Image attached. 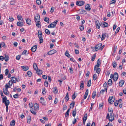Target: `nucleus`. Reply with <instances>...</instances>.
<instances>
[{"label": "nucleus", "mask_w": 126, "mask_h": 126, "mask_svg": "<svg viewBox=\"0 0 126 126\" xmlns=\"http://www.w3.org/2000/svg\"><path fill=\"white\" fill-rule=\"evenodd\" d=\"M99 59L97 62V64L95 66L94 70L96 71V72L98 74H99L100 72V69L99 68L101 62L99 61Z\"/></svg>", "instance_id": "nucleus-1"}, {"label": "nucleus", "mask_w": 126, "mask_h": 126, "mask_svg": "<svg viewBox=\"0 0 126 126\" xmlns=\"http://www.w3.org/2000/svg\"><path fill=\"white\" fill-rule=\"evenodd\" d=\"M106 118H108L109 121L111 122L114 119V115L113 113L112 110L111 111L110 113H108Z\"/></svg>", "instance_id": "nucleus-2"}, {"label": "nucleus", "mask_w": 126, "mask_h": 126, "mask_svg": "<svg viewBox=\"0 0 126 126\" xmlns=\"http://www.w3.org/2000/svg\"><path fill=\"white\" fill-rule=\"evenodd\" d=\"M58 21V20H55L54 22L49 25L48 26V27L49 28H53L54 27L56 26Z\"/></svg>", "instance_id": "nucleus-3"}, {"label": "nucleus", "mask_w": 126, "mask_h": 126, "mask_svg": "<svg viewBox=\"0 0 126 126\" xmlns=\"http://www.w3.org/2000/svg\"><path fill=\"white\" fill-rule=\"evenodd\" d=\"M102 45V44L101 43H100L95 46V50L94 49L93 50V52H95L96 51H97L99 50H100L101 48Z\"/></svg>", "instance_id": "nucleus-4"}, {"label": "nucleus", "mask_w": 126, "mask_h": 126, "mask_svg": "<svg viewBox=\"0 0 126 126\" xmlns=\"http://www.w3.org/2000/svg\"><path fill=\"white\" fill-rule=\"evenodd\" d=\"M35 20L36 22H40V15L39 14H37L34 17Z\"/></svg>", "instance_id": "nucleus-5"}, {"label": "nucleus", "mask_w": 126, "mask_h": 126, "mask_svg": "<svg viewBox=\"0 0 126 126\" xmlns=\"http://www.w3.org/2000/svg\"><path fill=\"white\" fill-rule=\"evenodd\" d=\"M118 74L115 73H114L113 75V80L114 81H116L118 79Z\"/></svg>", "instance_id": "nucleus-6"}, {"label": "nucleus", "mask_w": 126, "mask_h": 126, "mask_svg": "<svg viewBox=\"0 0 126 126\" xmlns=\"http://www.w3.org/2000/svg\"><path fill=\"white\" fill-rule=\"evenodd\" d=\"M84 4V2L82 1H77L76 2V4L77 5L79 6L83 5Z\"/></svg>", "instance_id": "nucleus-7"}, {"label": "nucleus", "mask_w": 126, "mask_h": 126, "mask_svg": "<svg viewBox=\"0 0 126 126\" xmlns=\"http://www.w3.org/2000/svg\"><path fill=\"white\" fill-rule=\"evenodd\" d=\"M24 21H20L17 22V25L19 26L22 27L24 25Z\"/></svg>", "instance_id": "nucleus-8"}, {"label": "nucleus", "mask_w": 126, "mask_h": 126, "mask_svg": "<svg viewBox=\"0 0 126 126\" xmlns=\"http://www.w3.org/2000/svg\"><path fill=\"white\" fill-rule=\"evenodd\" d=\"M57 52V51L53 49L48 52V54L49 55H51L56 53Z\"/></svg>", "instance_id": "nucleus-9"}, {"label": "nucleus", "mask_w": 126, "mask_h": 126, "mask_svg": "<svg viewBox=\"0 0 126 126\" xmlns=\"http://www.w3.org/2000/svg\"><path fill=\"white\" fill-rule=\"evenodd\" d=\"M114 99L112 97H109L108 99L109 103L110 104L114 102Z\"/></svg>", "instance_id": "nucleus-10"}, {"label": "nucleus", "mask_w": 126, "mask_h": 126, "mask_svg": "<svg viewBox=\"0 0 126 126\" xmlns=\"http://www.w3.org/2000/svg\"><path fill=\"white\" fill-rule=\"evenodd\" d=\"M17 18L19 21H24L22 16L20 15H18L17 16Z\"/></svg>", "instance_id": "nucleus-11"}, {"label": "nucleus", "mask_w": 126, "mask_h": 126, "mask_svg": "<svg viewBox=\"0 0 126 126\" xmlns=\"http://www.w3.org/2000/svg\"><path fill=\"white\" fill-rule=\"evenodd\" d=\"M95 25L96 28L98 29L100 28V24L99 21H95Z\"/></svg>", "instance_id": "nucleus-12"}, {"label": "nucleus", "mask_w": 126, "mask_h": 126, "mask_svg": "<svg viewBox=\"0 0 126 126\" xmlns=\"http://www.w3.org/2000/svg\"><path fill=\"white\" fill-rule=\"evenodd\" d=\"M78 12L80 14H85L86 13V11L84 10H79Z\"/></svg>", "instance_id": "nucleus-13"}, {"label": "nucleus", "mask_w": 126, "mask_h": 126, "mask_svg": "<svg viewBox=\"0 0 126 126\" xmlns=\"http://www.w3.org/2000/svg\"><path fill=\"white\" fill-rule=\"evenodd\" d=\"M40 102L42 105H45V101L42 97H41L40 100Z\"/></svg>", "instance_id": "nucleus-14"}, {"label": "nucleus", "mask_w": 126, "mask_h": 126, "mask_svg": "<svg viewBox=\"0 0 126 126\" xmlns=\"http://www.w3.org/2000/svg\"><path fill=\"white\" fill-rule=\"evenodd\" d=\"M37 48V46L35 45L33 46L31 48L32 52H35L36 51Z\"/></svg>", "instance_id": "nucleus-15"}, {"label": "nucleus", "mask_w": 126, "mask_h": 126, "mask_svg": "<svg viewBox=\"0 0 126 126\" xmlns=\"http://www.w3.org/2000/svg\"><path fill=\"white\" fill-rule=\"evenodd\" d=\"M11 81L13 83H15L17 81V79L16 78L14 77H12L11 78Z\"/></svg>", "instance_id": "nucleus-16"}, {"label": "nucleus", "mask_w": 126, "mask_h": 126, "mask_svg": "<svg viewBox=\"0 0 126 126\" xmlns=\"http://www.w3.org/2000/svg\"><path fill=\"white\" fill-rule=\"evenodd\" d=\"M3 90L4 93L7 95H8L9 94V92L8 89H3Z\"/></svg>", "instance_id": "nucleus-17"}, {"label": "nucleus", "mask_w": 126, "mask_h": 126, "mask_svg": "<svg viewBox=\"0 0 126 126\" xmlns=\"http://www.w3.org/2000/svg\"><path fill=\"white\" fill-rule=\"evenodd\" d=\"M88 90L87 89L86 90L85 92L84 96V99H86L87 96L88 95Z\"/></svg>", "instance_id": "nucleus-18"}, {"label": "nucleus", "mask_w": 126, "mask_h": 126, "mask_svg": "<svg viewBox=\"0 0 126 126\" xmlns=\"http://www.w3.org/2000/svg\"><path fill=\"white\" fill-rule=\"evenodd\" d=\"M34 110H37L38 109V105L36 103L34 105Z\"/></svg>", "instance_id": "nucleus-19"}, {"label": "nucleus", "mask_w": 126, "mask_h": 126, "mask_svg": "<svg viewBox=\"0 0 126 126\" xmlns=\"http://www.w3.org/2000/svg\"><path fill=\"white\" fill-rule=\"evenodd\" d=\"M85 9L87 11H89L91 9L90 5L88 4L86 5L85 6Z\"/></svg>", "instance_id": "nucleus-20"}, {"label": "nucleus", "mask_w": 126, "mask_h": 126, "mask_svg": "<svg viewBox=\"0 0 126 126\" xmlns=\"http://www.w3.org/2000/svg\"><path fill=\"white\" fill-rule=\"evenodd\" d=\"M87 113L85 114L84 115L83 118V122L85 123L87 119Z\"/></svg>", "instance_id": "nucleus-21"}, {"label": "nucleus", "mask_w": 126, "mask_h": 126, "mask_svg": "<svg viewBox=\"0 0 126 126\" xmlns=\"http://www.w3.org/2000/svg\"><path fill=\"white\" fill-rule=\"evenodd\" d=\"M21 68L24 71H27L29 69L28 67L27 66H21Z\"/></svg>", "instance_id": "nucleus-22"}, {"label": "nucleus", "mask_w": 126, "mask_h": 126, "mask_svg": "<svg viewBox=\"0 0 126 126\" xmlns=\"http://www.w3.org/2000/svg\"><path fill=\"white\" fill-rule=\"evenodd\" d=\"M38 35L39 39L42 38V34L41 31H38Z\"/></svg>", "instance_id": "nucleus-23"}, {"label": "nucleus", "mask_w": 126, "mask_h": 126, "mask_svg": "<svg viewBox=\"0 0 126 126\" xmlns=\"http://www.w3.org/2000/svg\"><path fill=\"white\" fill-rule=\"evenodd\" d=\"M124 82V81L123 80H121L119 83V86L121 87L123 84Z\"/></svg>", "instance_id": "nucleus-24"}, {"label": "nucleus", "mask_w": 126, "mask_h": 126, "mask_svg": "<svg viewBox=\"0 0 126 126\" xmlns=\"http://www.w3.org/2000/svg\"><path fill=\"white\" fill-rule=\"evenodd\" d=\"M4 59L7 62L9 60V56L8 55L6 54H5Z\"/></svg>", "instance_id": "nucleus-25"}, {"label": "nucleus", "mask_w": 126, "mask_h": 126, "mask_svg": "<svg viewBox=\"0 0 126 126\" xmlns=\"http://www.w3.org/2000/svg\"><path fill=\"white\" fill-rule=\"evenodd\" d=\"M30 111L32 113L34 114L35 115L36 114V112L34 111V110L33 108L30 109Z\"/></svg>", "instance_id": "nucleus-26"}, {"label": "nucleus", "mask_w": 126, "mask_h": 126, "mask_svg": "<svg viewBox=\"0 0 126 126\" xmlns=\"http://www.w3.org/2000/svg\"><path fill=\"white\" fill-rule=\"evenodd\" d=\"M84 87V82L83 81H81L80 83V88L81 89L83 90Z\"/></svg>", "instance_id": "nucleus-27"}, {"label": "nucleus", "mask_w": 126, "mask_h": 126, "mask_svg": "<svg viewBox=\"0 0 126 126\" xmlns=\"http://www.w3.org/2000/svg\"><path fill=\"white\" fill-rule=\"evenodd\" d=\"M27 23L29 25H30L31 24V22L30 19L28 18L26 20Z\"/></svg>", "instance_id": "nucleus-28"}, {"label": "nucleus", "mask_w": 126, "mask_h": 126, "mask_svg": "<svg viewBox=\"0 0 126 126\" xmlns=\"http://www.w3.org/2000/svg\"><path fill=\"white\" fill-rule=\"evenodd\" d=\"M96 91H94L92 94V97L93 99H94L96 95Z\"/></svg>", "instance_id": "nucleus-29"}, {"label": "nucleus", "mask_w": 126, "mask_h": 126, "mask_svg": "<svg viewBox=\"0 0 126 126\" xmlns=\"http://www.w3.org/2000/svg\"><path fill=\"white\" fill-rule=\"evenodd\" d=\"M37 73L39 75H41L42 72V70L39 69H38L37 71Z\"/></svg>", "instance_id": "nucleus-30"}, {"label": "nucleus", "mask_w": 126, "mask_h": 126, "mask_svg": "<svg viewBox=\"0 0 126 126\" xmlns=\"http://www.w3.org/2000/svg\"><path fill=\"white\" fill-rule=\"evenodd\" d=\"M103 87L105 90H106V92H107V84L105 82L104 83Z\"/></svg>", "instance_id": "nucleus-31"}, {"label": "nucleus", "mask_w": 126, "mask_h": 126, "mask_svg": "<svg viewBox=\"0 0 126 126\" xmlns=\"http://www.w3.org/2000/svg\"><path fill=\"white\" fill-rule=\"evenodd\" d=\"M65 101L67 102L69 99V96L68 94V93H67L66 96L65 97Z\"/></svg>", "instance_id": "nucleus-32"}, {"label": "nucleus", "mask_w": 126, "mask_h": 126, "mask_svg": "<svg viewBox=\"0 0 126 126\" xmlns=\"http://www.w3.org/2000/svg\"><path fill=\"white\" fill-rule=\"evenodd\" d=\"M58 90L56 87H55L53 88V92L55 94H57L58 93Z\"/></svg>", "instance_id": "nucleus-33"}, {"label": "nucleus", "mask_w": 126, "mask_h": 126, "mask_svg": "<svg viewBox=\"0 0 126 126\" xmlns=\"http://www.w3.org/2000/svg\"><path fill=\"white\" fill-rule=\"evenodd\" d=\"M91 80L90 79L87 81V85L88 87H90L91 85Z\"/></svg>", "instance_id": "nucleus-34"}, {"label": "nucleus", "mask_w": 126, "mask_h": 126, "mask_svg": "<svg viewBox=\"0 0 126 126\" xmlns=\"http://www.w3.org/2000/svg\"><path fill=\"white\" fill-rule=\"evenodd\" d=\"M97 78V75L96 74H94L93 76V79L94 80H96Z\"/></svg>", "instance_id": "nucleus-35"}, {"label": "nucleus", "mask_w": 126, "mask_h": 126, "mask_svg": "<svg viewBox=\"0 0 126 126\" xmlns=\"http://www.w3.org/2000/svg\"><path fill=\"white\" fill-rule=\"evenodd\" d=\"M70 109H69L65 114V116L66 117L69 116V113Z\"/></svg>", "instance_id": "nucleus-36"}, {"label": "nucleus", "mask_w": 126, "mask_h": 126, "mask_svg": "<svg viewBox=\"0 0 126 126\" xmlns=\"http://www.w3.org/2000/svg\"><path fill=\"white\" fill-rule=\"evenodd\" d=\"M33 66L34 69L37 71L38 69V68L37 65L36 63H34L33 65Z\"/></svg>", "instance_id": "nucleus-37"}, {"label": "nucleus", "mask_w": 126, "mask_h": 126, "mask_svg": "<svg viewBox=\"0 0 126 126\" xmlns=\"http://www.w3.org/2000/svg\"><path fill=\"white\" fill-rule=\"evenodd\" d=\"M15 124V121L14 120H12L10 122V126H14Z\"/></svg>", "instance_id": "nucleus-38"}, {"label": "nucleus", "mask_w": 126, "mask_h": 126, "mask_svg": "<svg viewBox=\"0 0 126 126\" xmlns=\"http://www.w3.org/2000/svg\"><path fill=\"white\" fill-rule=\"evenodd\" d=\"M37 23L36 24V26L38 28H40L41 27V25L40 24V22H36Z\"/></svg>", "instance_id": "nucleus-39"}, {"label": "nucleus", "mask_w": 126, "mask_h": 126, "mask_svg": "<svg viewBox=\"0 0 126 126\" xmlns=\"http://www.w3.org/2000/svg\"><path fill=\"white\" fill-rule=\"evenodd\" d=\"M108 84L109 85H111L112 84V80L110 79H109L108 81Z\"/></svg>", "instance_id": "nucleus-40"}, {"label": "nucleus", "mask_w": 126, "mask_h": 126, "mask_svg": "<svg viewBox=\"0 0 126 126\" xmlns=\"http://www.w3.org/2000/svg\"><path fill=\"white\" fill-rule=\"evenodd\" d=\"M5 103V105L6 106H8L9 104V101L8 100H7V101L5 102L4 103Z\"/></svg>", "instance_id": "nucleus-41"}, {"label": "nucleus", "mask_w": 126, "mask_h": 126, "mask_svg": "<svg viewBox=\"0 0 126 126\" xmlns=\"http://www.w3.org/2000/svg\"><path fill=\"white\" fill-rule=\"evenodd\" d=\"M106 34H103L102 35L101 40H104L106 37Z\"/></svg>", "instance_id": "nucleus-42"}, {"label": "nucleus", "mask_w": 126, "mask_h": 126, "mask_svg": "<svg viewBox=\"0 0 126 126\" xmlns=\"http://www.w3.org/2000/svg\"><path fill=\"white\" fill-rule=\"evenodd\" d=\"M45 32L46 34L48 35H49L50 34V32L49 30L47 29H46L45 30Z\"/></svg>", "instance_id": "nucleus-43"}, {"label": "nucleus", "mask_w": 126, "mask_h": 126, "mask_svg": "<svg viewBox=\"0 0 126 126\" xmlns=\"http://www.w3.org/2000/svg\"><path fill=\"white\" fill-rule=\"evenodd\" d=\"M112 66H113V67L114 68H115V67H116L117 66V64L114 61L113 62Z\"/></svg>", "instance_id": "nucleus-44"}, {"label": "nucleus", "mask_w": 126, "mask_h": 126, "mask_svg": "<svg viewBox=\"0 0 126 126\" xmlns=\"http://www.w3.org/2000/svg\"><path fill=\"white\" fill-rule=\"evenodd\" d=\"M19 95L18 94H14L13 95V97L14 98H17L19 97Z\"/></svg>", "instance_id": "nucleus-45"}, {"label": "nucleus", "mask_w": 126, "mask_h": 126, "mask_svg": "<svg viewBox=\"0 0 126 126\" xmlns=\"http://www.w3.org/2000/svg\"><path fill=\"white\" fill-rule=\"evenodd\" d=\"M44 20L45 22L49 23V18L47 17H46L44 19Z\"/></svg>", "instance_id": "nucleus-46"}, {"label": "nucleus", "mask_w": 126, "mask_h": 126, "mask_svg": "<svg viewBox=\"0 0 126 126\" xmlns=\"http://www.w3.org/2000/svg\"><path fill=\"white\" fill-rule=\"evenodd\" d=\"M2 98L3 102L4 103L7 101L6 97V96H4V97H3Z\"/></svg>", "instance_id": "nucleus-47"}, {"label": "nucleus", "mask_w": 126, "mask_h": 126, "mask_svg": "<svg viewBox=\"0 0 126 126\" xmlns=\"http://www.w3.org/2000/svg\"><path fill=\"white\" fill-rule=\"evenodd\" d=\"M72 113L73 116L74 117L76 114V110H73Z\"/></svg>", "instance_id": "nucleus-48"}, {"label": "nucleus", "mask_w": 126, "mask_h": 126, "mask_svg": "<svg viewBox=\"0 0 126 126\" xmlns=\"http://www.w3.org/2000/svg\"><path fill=\"white\" fill-rule=\"evenodd\" d=\"M96 57V55L95 54L94 55H93L92 56L91 61H93Z\"/></svg>", "instance_id": "nucleus-49"}, {"label": "nucleus", "mask_w": 126, "mask_h": 126, "mask_svg": "<svg viewBox=\"0 0 126 126\" xmlns=\"http://www.w3.org/2000/svg\"><path fill=\"white\" fill-rule=\"evenodd\" d=\"M32 73L31 71H28L27 73V74L28 76L30 77L32 75Z\"/></svg>", "instance_id": "nucleus-50"}, {"label": "nucleus", "mask_w": 126, "mask_h": 126, "mask_svg": "<svg viewBox=\"0 0 126 126\" xmlns=\"http://www.w3.org/2000/svg\"><path fill=\"white\" fill-rule=\"evenodd\" d=\"M42 93L44 95H45L46 94V92L45 91V88H44L42 89Z\"/></svg>", "instance_id": "nucleus-51"}, {"label": "nucleus", "mask_w": 126, "mask_h": 126, "mask_svg": "<svg viewBox=\"0 0 126 126\" xmlns=\"http://www.w3.org/2000/svg\"><path fill=\"white\" fill-rule=\"evenodd\" d=\"M44 85L46 87H47L48 85V83L47 81H45L44 82Z\"/></svg>", "instance_id": "nucleus-52"}, {"label": "nucleus", "mask_w": 126, "mask_h": 126, "mask_svg": "<svg viewBox=\"0 0 126 126\" xmlns=\"http://www.w3.org/2000/svg\"><path fill=\"white\" fill-rule=\"evenodd\" d=\"M33 106V104L32 103H30L29 104V106L30 108V109L33 108L32 107Z\"/></svg>", "instance_id": "nucleus-53"}, {"label": "nucleus", "mask_w": 126, "mask_h": 126, "mask_svg": "<svg viewBox=\"0 0 126 126\" xmlns=\"http://www.w3.org/2000/svg\"><path fill=\"white\" fill-rule=\"evenodd\" d=\"M65 55L68 57H69L70 55L68 51H66L65 53Z\"/></svg>", "instance_id": "nucleus-54"}, {"label": "nucleus", "mask_w": 126, "mask_h": 126, "mask_svg": "<svg viewBox=\"0 0 126 126\" xmlns=\"http://www.w3.org/2000/svg\"><path fill=\"white\" fill-rule=\"evenodd\" d=\"M74 103H71L70 105V107L71 108H73L74 107Z\"/></svg>", "instance_id": "nucleus-55"}, {"label": "nucleus", "mask_w": 126, "mask_h": 126, "mask_svg": "<svg viewBox=\"0 0 126 126\" xmlns=\"http://www.w3.org/2000/svg\"><path fill=\"white\" fill-rule=\"evenodd\" d=\"M36 1L37 4L38 5L40 4L41 3V1L40 0H37Z\"/></svg>", "instance_id": "nucleus-56"}, {"label": "nucleus", "mask_w": 126, "mask_h": 126, "mask_svg": "<svg viewBox=\"0 0 126 126\" xmlns=\"http://www.w3.org/2000/svg\"><path fill=\"white\" fill-rule=\"evenodd\" d=\"M1 45L3 47H5V44L4 42H2L1 43Z\"/></svg>", "instance_id": "nucleus-57"}, {"label": "nucleus", "mask_w": 126, "mask_h": 126, "mask_svg": "<svg viewBox=\"0 0 126 126\" xmlns=\"http://www.w3.org/2000/svg\"><path fill=\"white\" fill-rule=\"evenodd\" d=\"M58 101V100L57 99V98H55V99L54 101V104H56L57 102Z\"/></svg>", "instance_id": "nucleus-58"}, {"label": "nucleus", "mask_w": 126, "mask_h": 126, "mask_svg": "<svg viewBox=\"0 0 126 126\" xmlns=\"http://www.w3.org/2000/svg\"><path fill=\"white\" fill-rule=\"evenodd\" d=\"M120 29V28L119 27H118L116 29V30L115 31V33L117 34V33L119 31V30Z\"/></svg>", "instance_id": "nucleus-59"}, {"label": "nucleus", "mask_w": 126, "mask_h": 126, "mask_svg": "<svg viewBox=\"0 0 126 126\" xmlns=\"http://www.w3.org/2000/svg\"><path fill=\"white\" fill-rule=\"evenodd\" d=\"M13 82L11 81H10L8 83L9 84L10 86H11L12 85V84Z\"/></svg>", "instance_id": "nucleus-60"}, {"label": "nucleus", "mask_w": 126, "mask_h": 126, "mask_svg": "<svg viewBox=\"0 0 126 126\" xmlns=\"http://www.w3.org/2000/svg\"><path fill=\"white\" fill-rule=\"evenodd\" d=\"M116 2V1L115 0H112L111 1L110 4H114Z\"/></svg>", "instance_id": "nucleus-61"}, {"label": "nucleus", "mask_w": 126, "mask_h": 126, "mask_svg": "<svg viewBox=\"0 0 126 126\" xmlns=\"http://www.w3.org/2000/svg\"><path fill=\"white\" fill-rule=\"evenodd\" d=\"M110 73V71H108L106 72L105 74L106 75L109 76Z\"/></svg>", "instance_id": "nucleus-62"}, {"label": "nucleus", "mask_w": 126, "mask_h": 126, "mask_svg": "<svg viewBox=\"0 0 126 126\" xmlns=\"http://www.w3.org/2000/svg\"><path fill=\"white\" fill-rule=\"evenodd\" d=\"M5 89H8V88H10V87L7 84H6L5 85Z\"/></svg>", "instance_id": "nucleus-63"}, {"label": "nucleus", "mask_w": 126, "mask_h": 126, "mask_svg": "<svg viewBox=\"0 0 126 126\" xmlns=\"http://www.w3.org/2000/svg\"><path fill=\"white\" fill-rule=\"evenodd\" d=\"M103 25L104 26V27H107L108 26V23L106 22H104V23L103 24Z\"/></svg>", "instance_id": "nucleus-64"}]
</instances>
